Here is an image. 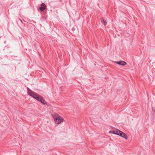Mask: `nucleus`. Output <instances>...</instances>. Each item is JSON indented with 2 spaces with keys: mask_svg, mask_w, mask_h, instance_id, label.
<instances>
[{
  "mask_svg": "<svg viewBox=\"0 0 155 155\" xmlns=\"http://www.w3.org/2000/svg\"><path fill=\"white\" fill-rule=\"evenodd\" d=\"M152 110H153V111L154 112V113H155V107H154L152 108Z\"/></svg>",
  "mask_w": 155,
  "mask_h": 155,
  "instance_id": "nucleus-11",
  "label": "nucleus"
},
{
  "mask_svg": "<svg viewBox=\"0 0 155 155\" xmlns=\"http://www.w3.org/2000/svg\"><path fill=\"white\" fill-rule=\"evenodd\" d=\"M120 133H119V136L124 138L126 139H127L128 138V137L127 135L124 133L122 132L120 130Z\"/></svg>",
  "mask_w": 155,
  "mask_h": 155,
  "instance_id": "nucleus-4",
  "label": "nucleus"
},
{
  "mask_svg": "<svg viewBox=\"0 0 155 155\" xmlns=\"http://www.w3.org/2000/svg\"><path fill=\"white\" fill-rule=\"evenodd\" d=\"M53 117L56 124H60L64 120V119L58 114L53 116Z\"/></svg>",
  "mask_w": 155,
  "mask_h": 155,
  "instance_id": "nucleus-1",
  "label": "nucleus"
},
{
  "mask_svg": "<svg viewBox=\"0 0 155 155\" xmlns=\"http://www.w3.org/2000/svg\"><path fill=\"white\" fill-rule=\"evenodd\" d=\"M19 20L21 23H23L21 19H19Z\"/></svg>",
  "mask_w": 155,
  "mask_h": 155,
  "instance_id": "nucleus-12",
  "label": "nucleus"
},
{
  "mask_svg": "<svg viewBox=\"0 0 155 155\" xmlns=\"http://www.w3.org/2000/svg\"><path fill=\"white\" fill-rule=\"evenodd\" d=\"M31 96L39 101V100H40L41 99V97H42L41 96L37 94H36L35 92L32 95H31Z\"/></svg>",
  "mask_w": 155,
  "mask_h": 155,
  "instance_id": "nucleus-3",
  "label": "nucleus"
},
{
  "mask_svg": "<svg viewBox=\"0 0 155 155\" xmlns=\"http://www.w3.org/2000/svg\"><path fill=\"white\" fill-rule=\"evenodd\" d=\"M39 9L41 11H44L46 9V5L44 3H42L41 5V6L39 7Z\"/></svg>",
  "mask_w": 155,
  "mask_h": 155,
  "instance_id": "nucleus-7",
  "label": "nucleus"
},
{
  "mask_svg": "<svg viewBox=\"0 0 155 155\" xmlns=\"http://www.w3.org/2000/svg\"><path fill=\"white\" fill-rule=\"evenodd\" d=\"M117 64L122 66L126 65L127 64V63L126 62L122 61H115Z\"/></svg>",
  "mask_w": 155,
  "mask_h": 155,
  "instance_id": "nucleus-6",
  "label": "nucleus"
},
{
  "mask_svg": "<svg viewBox=\"0 0 155 155\" xmlns=\"http://www.w3.org/2000/svg\"><path fill=\"white\" fill-rule=\"evenodd\" d=\"M120 132V130L118 129H117L116 130L110 131L109 132V133L118 135Z\"/></svg>",
  "mask_w": 155,
  "mask_h": 155,
  "instance_id": "nucleus-5",
  "label": "nucleus"
},
{
  "mask_svg": "<svg viewBox=\"0 0 155 155\" xmlns=\"http://www.w3.org/2000/svg\"><path fill=\"white\" fill-rule=\"evenodd\" d=\"M101 20V22L103 23L104 25L105 26L107 24V22L106 21V20L104 19L103 17H102Z\"/></svg>",
  "mask_w": 155,
  "mask_h": 155,
  "instance_id": "nucleus-10",
  "label": "nucleus"
},
{
  "mask_svg": "<svg viewBox=\"0 0 155 155\" xmlns=\"http://www.w3.org/2000/svg\"><path fill=\"white\" fill-rule=\"evenodd\" d=\"M31 96L39 101V100H40L41 99V97H42L41 96L37 94H36L35 92L32 95H31Z\"/></svg>",
  "mask_w": 155,
  "mask_h": 155,
  "instance_id": "nucleus-2",
  "label": "nucleus"
},
{
  "mask_svg": "<svg viewBox=\"0 0 155 155\" xmlns=\"http://www.w3.org/2000/svg\"><path fill=\"white\" fill-rule=\"evenodd\" d=\"M39 101L44 104H47V102L42 97H41V99L40 100H39Z\"/></svg>",
  "mask_w": 155,
  "mask_h": 155,
  "instance_id": "nucleus-9",
  "label": "nucleus"
},
{
  "mask_svg": "<svg viewBox=\"0 0 155 155\" xmlns=\"http://www.w3.org/2000/svg\"><path fill=\"white\" fill-rule=\"evenodd\" d=\"M27 89L28 91V94L31 96V95H32L33 94L35 93L31 90L28 87H27Z\"/></svg>",
  "mask_w": 155,
  "mask_h": 155,
  "instance_id": "nucleus-8",
  "label": "nucleus"
}]
</instances>
